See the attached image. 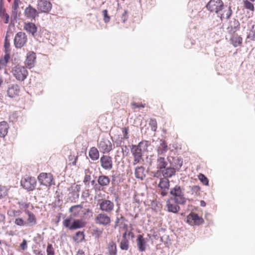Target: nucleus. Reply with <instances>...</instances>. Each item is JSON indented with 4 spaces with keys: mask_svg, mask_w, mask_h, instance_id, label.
Returning a JSON list of instances; mask_svg holds the SVG:
<instances>
[{
    "mask_svg": "<svg viewBox=\"0 0 255 255\" xmlns=\"http://www.w3.org/2000/svg\"><path fill=\"white\" fill-rule=\"evenodd\" d=\"M184 189L179 185H176L170 189V194L172 199L177 204L184 205L186 202V199L184 196Z\"/></svg>",
    "mask_w": 255,
    "mask_h": 255,
    "instance_id": "1",
    "label": "nucleus"
},
{
    "mask_svg": "<svg viewBox=\"0 0 255 255\" xmlns=\"http://www.w3.org/2000/svg\"><path fill=\"white\" fill-rule=\"evenodd\" d=\"M124 233L123 234V238L120 244V248L123 250H128V241L127 237H130L131 238L134 237L133 233L132 232V227L131 224H124L123 228Z\"/></svg>",
    "mask_w": 255,
    "mask_h": 255,
    "instance_id": "2",
    "label": "nucleus"
},
{
    "mask_svg": "<svg viewBox=\"0 0 255 255\" xmlns=\"http://www.w3.org/2000/svg\"><path fill=\"white\" fill-rule=\"evenodd\" d=\"M83 206L81 205H76L71 207L69 210L70 216L65 219L63 223H81L79 220H75L73 221V218L78 216Z\"/></svg>",
    "mask_w": 255,
    "mask_h": 255,
    "instance_id": "3",
    "label": "nucleus"
},
{
    "mask_svg": "<svg viewBox=\"0 0 255 255\" xmlns=\"http://www.w3.org/2000/svg\"><path fill=\"white\" fill-rule=\"evenodd\" d=\"M12 74L16 80L23 81L28 75L26 69L22 66L17 65L14 67L12 70Z\"/></svg>",
    "mask_w": 255,
    "mask_h": 255,
    "instance_id": "4",
    "label": "nucleus"
},
{
    "mask_svg": "<svg viewBox=\"0 0 255 255\" xmlns=\"http://www.w3.org/2000/svg\"><path fill=\"white\" fill-rule=\"evenodd\" d=\"M222 0H210L206 5L207 9L211 12L218 13L224 7Z\"/></svg>",
    "mask_w": 255,
    "mask_h": 255,
    "instance_id": "5",
    "label": "nucleus"
},
{
    "mask_svg": "<svg viewBox=\"0 0 255 255\" xmlns=\"http://www.w3.org/2000/svg\"><path fill=\"white\" fill-rule=\"evenodd\" d=\"M27 41L26 34L22 31L17 32L14 38V45L16 48H21L25 45Z\"/></svg>",
    "mask_w": 255,
    "mask_h": 255,
    "instance_id": "6",
    "label": "nucleus"
},
{
    "mask_svg": "<svg viewBox=\"0 0 255 255\" xmlns=\"http://www.w3.org/2000/svg\"><path fill=\"white\" fill-rule=\"evenodd\" d=\"M68 190L70 191L68 194V197L70 200L72 202H76L79 198L81 186L74 184L69 188Z\"/></svg>",
    "mask_w": 255,
    "mask_h": 255,
    "instance_id": "7",
    "label": "nucleus"
},
{
    "mask_svg": "<svg viewBox=\"0 0 255 255\" xmlns=\"http://www.w3.org/2000/svg\"><path fill=\"white\" fill-rule=\"evenodd\" d=\"M36 184V180L34 177H27L22 178L21 180V185L28 191L33 190Z\"/></svg>",
    "mask_w": 255,
    "mask_h": 255,
    "instance_id": "8",
    "label": "nucleus"
},
{
    "mask_svg": "<svg viewBox=\"0 0 255 255\" xmlns=\"http://www.w3.org/2000/svg\"><path fill=\"white\" fill-rule=\"evenodd\" d=\"M131 152L133 157L132 162L133 165L138 163H142V162L144 161L143 158V154L144 152L141 151V149L132 145V148L131 149Z\"/></svg>",
    "mask_w": 255,
    "mask_h": 255,
    "instance_id": "9",
    "label": "nucleus"
},
{
    "mask_svg": "<svg viewBox=\"0 0 255 255\" xmlns=\"http://www.w3.org/2000/svg\"><path fill=\"white\" fill-rule=\"evenodd\" d=\"M38 179L41 185L49 187L52 185L53 177L50 173H42L38 176Z\"/></svg>",
    "mask_w": 255,
    "mask_h": 255,
    "instance_id": "10",
    "label": "nucleus"
},
{
    "mask_svg": "<svg viewBox=\"0 0 255 255\" xmlns=\"http://www.w3.org/2000/svg\"><path fill=\"white\" fill-rule=\"evenodd\" d=\"M98 147L103 152H109L112 149V144L108 138H103L98 143Z\"/></svg>",
    "mask_w": 255,
    "mask_h": 255,
    "instance_id": "11",
    "label": "nucleus"
},
{
    "mask_svg": "<svg viewBox=\"0 0 255 255\" xmlns=\"http://www.w3.org/2000/svg\"><path fill=\"white\" fill-rule=\"evenodd\" d=\"M102 167L105 170H110L113 168L112 158L108 155H103L100 158Z\"/></svg>",
    "mask_w": 255,
    "mask_h": 255,
    "instance_id": "12",
    "label": "nucleus"
},
{
    "mask_svg": "<svg viewBox=\"0 0 255 255\" xmlns=\"http://www.w3.org/2000/svg\"><path fill=\"white\" fill-rule=\"evenodd\" d=\"M100 208L103 211L110 212L114 207V203L107 199H101L99 201Z\"/></svg>",
    "mask_w": 255,
    "mask_h": 255,
    "instance_id": "13",
    "label": "nucleus"
},
{
    "mask_svg": "<svg viewBox=\"0 0 255 255\" xmlns=\"http://www.w3.org/2000/svg\"><path fill=\"white\" fill-rule=\"evenodd\" d=\"M240 29V23L239 21L235 18L231 19L227 28V32L229 34L236 33Z\"/></svg>",
    "mask_w": 255,
    "mask_h": 255,
    "instance_id": "14",
    "label": "nucleus"
},
{
    "mask_svg": "<svg viewBox=\"0 0 255 255\" xmlns=\"http://www.w3.org/2000/svg\"><path fill=\"white\" fill-rule=\"evenodd\" d=\"M52 8V4L48 0H39L38 1L37 8L42 12H48Z\"/></svg>",
    "mask_w": 255,
    "mask_h": 255,
    "instance_id": "15",
    "label": "nucleus"
},
{
    "mask_svg": "<svg viewBox=\"0 0 255 255\" xmlns=\"http://www.w3.org/2000/svg\"><path fill=\"white\" fill-rule=\"evenodd\" d=\"M36 56L35 53L32 51H29L27 53L26 59L25 61V65L29 68L34 67Z\"/></svg>",
    "mask_w": 255,
    "mask_h": 255,
    "instance_id": "16",
    "label": "nucleus"
},
{
    "mask_svg": "<svg viewBox=\"0 0 255 255\" xmlns=\"http://www.w3.org/2000/svg\"><path fill=\"white\" fill-rule=\"evenodd\" d=\"M111 181L110 178L109 176L105 175H100L97 179V182L101 190L105 187H107Z\"/></svg>",
    "mask_w": 255,
    "mask_h": 255,
    "instance_id": "17",
    "label": "nucleus"
},
{
    "mask_svg": "<svg viewBox=\"0 0 255 255\" xmlns=\"http://www.w3.org/2000/svg\"><path fill=\"white\" fill-rule=\"evenodd\" d=\"M230 41L231 42V43L235 47H237L241 46L242 45V41H243V38L240 35H239L236 33L230 34Z\"/></svg>",
    "mask_w": 255,
    "mask_h": 255,
    "instance_id": "18",
    "label": "nucleus"
},
{
    "mask_svg": "<svg viewBox=\"0 0 255 255\" xmlns=\"http://www.w3.org/2000/svg\"><path fill=\"white\" fill-rule=\"evenodd\" d=\"M136 244L137 248L140 252H143L145 250L147 242L142 235H138L137 236Z\"/></svg>",
    "mask_w": 255,
    "mask_h": 255,
    "instance_id": "19",
    "label": "nucleus"
},
{
    "mask_svg": "<svg viewBox=\"0 0 255 255\" xmlns=\"http://www.w3.org/2000/svg\"><path fill=\"white\" fill-rule=\"evenodd\" d=\"M19 91V86L17 84H12L8 87L7 94L10 98H14L18 95Z\"/></svg>",
    "mask_w": 255,
    "mask_h": 255,
    "instance_id": "20",
    "label": "nucleus"
},
{
    "mask_svg": "<svg viewBox=\"0 0 255 255\" xmlns=\"http://www.w3.org/2000/svg\"><path fill=\"white\" fill-rule=\"evenodd\" d=\"M24 13L28 18L34 19L38 16V13L36 9L30 5L25 9Z\"/></svg>",
    "mask_w": 255,
    "mask_h": 255,
    "instance_id": "21",
    "label": "nucleus"
},
{
    "mask_svg": "<svg viewBox=\"0 0 255 255\" xmlns=\"http://www.w3.org/2000/svg\"><path fill=\"white\" fill-rule=\"evenodd\" d=\"M168 161L170 163V165L173 167L175 169L178 171L183 164L182 158L179 157H172V162H170L169 158H167Z\"/></svg>",
    "mask_w": 255,
    "mask_h": 255,
    "instance_id": "22",
    "label": "nucleus"
},
{
    "mask_svg": "<svg viewBox=\"0 0 255 255\" xmlns=\"http://www.w3.org/2000/svg\"><path fill=\"white\" fill-rule=\"evenodd\" d=\"M24 29L33 36L35 37L36 35L37 27L34 23L32 22L25 23Z\"/></svg>",
    "mask_w": 255,
    "mask_h": 255,
    "instance_id": "23",
    "label": "nucleus"
},
{
    "mask_svg": "<svg viewBox=\"0 0 255 255\" xmlns=\"http://www.w3.org/2000/svg\"><path fill=\"white\" fill-rule=\"evenodd\" d=\"M158 155H163L168 151V146L165 140H160L159 144L157 146Z\"/></svg>",
    "mask_w": 255,
    "mask_h": 255,
    "instance_id": "24",
    "label": "nucleus"
},
{
    "mask_svg": "<svg viewBox=\"0 0 255 255\" xmlns=\"http://www.w3.org/2000/svg\"><path fill=\"white\" fill-rule=\"evenodd\" d=\"M176 171H177V170L170 165L169 167H166L161 172L162 175L165 178L168 179V178H170L173 175H175Z\"/></svg>",
    "mask_w": 255,
    "mask_h": 255,
    "instance_id": "25",
    "label": "nucleus"
},
{
    "mask_svg": "<svg viewBox=\"0 0 255 255\" xmlns=\"http://www.w3.org/2000/svg\"><path fill=\"white\" fill-rule=\"evenodd\" d=\"M135 177L141 180H143L146 176L145 168L143 166H137L135 168Z\"/></svg>",
    "mask_w": 255,
    "mask_h": 255,
    "instance_id": "26",
    "label": "nucleus"
},
{
    "mask_svg": "<svg viewBox=\"0 0 255 255\" xmlns=\"http://www.w3.org/2000/svg\"><path fill=\"white\" fill-rule=\"evenodd\" d=\"M167 164L168 163L164 157H158L156 161V168L158 170L162 171L166 167Z\"/></svg>",
    "mask_w": 255,
    "mask_h": 255,
    "instance_id": "27",
    "label": "nucleus"
},
{
    "mask_svg": "<svg viewBox=\"0 0 255 255\" xmlns=\"http://www.w3.org/2000/svg\"><path fill=\"white\" fill-rule=\"evenodd\" d=\"M9 126L5 121L0 123V137H4L7 134Z\"/></svg>",
    "mask_w": 255,
    "mask_h": 255,
    "instance_id": "28",
    "label": "nucleus"
},
{
    "mask_svg": "<svg viewBox=\"0 0 255 255\" xmlns=\"http://www.w3.org/2000/svg\"><path fill=\"white\" fill-rule=\"evenodd\" d=\"M190 220L193 221L194 223H202L203 222L202 218H200L199 216L194 213H191L187 217V222H189Z\"/></svg>",
    "mask_w": 255,
    "mask_h": 255,
    "instance_id": "29",
    "label": "nucleus"
},
{
    "mask_svg": "<svg viewBox=\"0 0 255 255\" xmlns=\"http://www.w3.org/2000/svg\"><path fill=\"white\" fill-rule=\"evenodd\" d=\"M169 181L167 178L164 177L160 179L158 187L161 190H167L169 189Z\"/></svg>",
    "mask_w": 255,
    "mask_h": 255,
    "instance_id": "30",
    "label": "nucleus"
},
{
    "mask_svg": "<svg viewBox=\"0 0 255 255\" xmlns=\"http://www.w3.org/2000/svg\"><path fill=\"white\" fill-rule=\"evenodd\" d=\"M150 145V143L147 140H142L140 141L137 146L133 145L136 148H138L139 149H141V151L144 152L145 151L147 150V147Z\"/></svg>",
    "mask_w": 255,
    "mask_h": 255,
    "instance_id": "31",
    "label": "nucleus"
},
{
    "mask_svg": "<svg viewBox=\"0 0 255 255\" xmlns=\"http://www.w3.org/2000/svg\"><path fill=\"white\" fill-rule=\"evenodd\" d=\"M89 155L90 157L93 160H96L99 157V151L95 147H93L90 149L89 152Z\"/></svg>",
    "mask_w": 255,
    "mask_h": 255,
    "instance_id": "32",
    "label": "nucleus"
},
{
    "mask_svg": "<svg viewBox=\"0 0 255 255\" xmlns=\"http://www.w3.org/2000/svg\"><path fill=\"white\" fill-rule=\"evenodd\" d=\"M108 250L109 255H116L117 247L116 244L113 242L109 243L108 246Z\"/></svg>",
    "mask_w": 255,
    "mask_h": 255,
    "instance_id": "33",
    "label": "nucleus"
},
{
    "mask_svg": "<svg viewBox=\"0 0 255 255\" xmlns=\"http://www.w3.org/2000/svg\"><path fill=\"white\" fill-rule=\"evenodd\" d=\"M16 203L18 205V208L20 210H24L25 211L29 208L30 205V203H27L23 200H19L17 199H16Z\"/></svg>",
    "mask_w": 255,
    "mask_h": 255,
    "instance_id": "34",
    "label": "nucleus"
},
{
    "mask_svg": "<svg viewBox=\"0 0 255 255\" xmlns=\"http://www.w3.org/2000/svg\"><path fill=\"white\" fill-rule=\"evenodd\" d=\"M0 16L1 18L5 19V23H8L9 19V15L6 12L5 9L2 7V4L0 5Z\"/></svg>",
    "mask_w": 255,
    "mask_h": 255,
    "instance_id": "35",
    "label": "nucleus"
},
{
    "mask_svg": "<svg viewBox=\"0 0 255 255\" xmlns=\"http://www.w3.org/2000/svg\"><path fill=\"white\" fill-rule=\"evenodd\" d=\"M167 209L169 212H171L172 213H176L177 212L179 209V206L177 205V203L171 204L170 203H167Z\"/></svg>",
    "mask_w": 255,
    "mask_h": 255,
    "instance_id": "36",
    "label": "nucleus"
},
{
    "mask_svg": "<svg viewBox=\"0 0 255 255\" xmlns=\"http://www.w3.org/2000/svg\"><path fill=\"white\" fill-rule=\"evenodd\" d=\"M99 220V223H110V217L105 214H100L97 217Z\"/></svg>",
    "mask_w": 255,
    "mask_h": 255,
    "instance_id": "37",
    "label": "nucleus"
},
{
    "mask_svg": "<svg viewBox=\"0 0 255 255\" xmlns=\"http://www.w3.org/2000/svg\"><path fill=\"white\" fill-rule=\"evenodd\" d=\"M73 239L77 243L81 242L84 239V235L82 232H78L76 233Z\"/></svg>",
    "mask_w": 255,
    "mask_h": 255,
    "instance_id": "38",
    "label": "nucleus"
},
{
    "mask_svg": "<svg viewBox=\"0 0 255 255\" xmlns=\"http://www.w3.org/2000/svg\"><path fill=\"white\" fill-rule=\"evenodd\" d=\"M25 214L28 216V221L29 223H35L36 218L33 213L28 210H25Z\"/></svg>",
    "mask_w": 255,
    "mask_h": 255,
    "instance_id": "39",
    "label": "nucleus"
},
{
    "mask_svg": "<svg viewBox=\"0 0 255 255\" xmlns=\"http://www.w3.org/2000/svg\"><path fill=\"white\" fill-rule=\"evenodd\" d=\"M247 38L250 39L252 41H255V25L252 26L249 34L247 35Z\"/></svg>",
    "mask_w": 255,
    "mask_h": 255,
    "instance_id": "40",
    "label": "nucleus"
},
{
    "mask_svg": "<svg viewBox=\"0 0 255 255\" xmlns=\"http://www.w3.org/2000/svg\"><path fill=\"white\" fill-rule=\"evenodd\" d=\"M47 255H55V250L53 246L51 244H48L46 248Z\"/></svg>",
    "mask_w": 255,
    "mask_h": 255,
    "instance_id": "41",
    "label": "nucleus"
},
{
    "mask_svg": "<svg viewBox=\"0 0 255 255\" xmlns=\"http://www.w3.org/2000/svg\"><path fill=\"white\" fill-rule=\"evenodd\" d=\"M244 5L246 8L250 9L252 11L254 10V4L248 0H245L244 1Z\"/></svg>",
    "mask_w": 255,
    "mask_h": 255,
    "instance_id": "42",
    "label": "nucleus"
},
{
    "mask_svg": "<svg viewBox=\"0 0 255 255\" xmlns=\"http://www.w3.org/2000/svg\"><path fill=\"white\" fill-rule=\"evenodd\" d=\"M93 216V212L89 209H87L83 213V218L85 219H88Z\"/></svg>",
    "mask_w": 255,
    "mask_h": 255,
    "instance_id": "43",
    "label": "nucleus"
},
{
    "mask_svg": "<svg viewBox=\"0 0 255 255\" xmlns=\"http://www.w3.org/2000/svg\"><path fill=\"white\" fill-rule=\"evenodd\" d=\"M149 125L150 126L152 130L154 131H156L157 129V122L155 119H150Z\"/></svg>",
    "mask_w": 255,
    "mask_h": 255,
    "instance_id": "44",
    "label": "nucleus"
},
{
    "mask_svg": "<svg viewBox=\"0 0 255 255\" xmlns=\"http://www.w3.org/2000/svg\"><path fill=\"white\" fill-rule=\"evenodd\" d=\"M199 179L200 181L205 185H208V179L203 174H200L198 176Z\"/></svg>",
    "mask_w": 255,
    "mask_h": 255,
    "instance_id": "45",
    "label": "nucleus"
},
{
    "mask_svg": "<svg viewBox=\"0 0 255 255\" xmlns=\"http://www.w3.org/2000/svg\"><path fill=\"white\" fill-rule=\"evenodd\" d=\"M103 15V20L105 23H108L110 20V16L108 15V10L107 9H104L102 11Z\"/></svg>",
    "mask_w": 255,
    "mask_h": 255,
    "instance_id": "46",
    "label": "nucleus"
},
{
    "mask_svg": "<svg viewBox=\"0 0 255 255\" xmlns=\"http://www.w3.org/2000/svg\"><path fill=\"white\" fill-rule=\"evenodd\" d=\"M200 190V187L199 186L194 185L191 187V191L192 192V194H195V195H197Z\"/></svg>",
    "mask_w": 255,
    "mask_h": 255,
    "instance_id": "47",
    "label": "nucleus"
},
{
    "mask_svg": "<svg viewBox=\"0 0 255 255\" xmlns=\"http://www.w3.org/2000/svg\"><path fill=\"white\" fill-rule=\"evenodd\" d=\"M67 227L70 229H76L83 227L84 224H65Z\"/></svg>",
    "mask_w": 255,
    "mask_h": 255,
    "instance_id": "48",
    "label": "nucleus"
},
{
    "mask_svg": "<svg viewBox=\"0 0 255 255\" xmlns=\"http://www.w3.org/2000/svg\"><path fill=\"white\" fill-rule=\"evenodd\" d=\"M91 185L93 186L95 190L96 191H101V189H100V186H99L98 183H97L95 180H93L91 181Z\"/></svg>",
    "mask_w": 255,
    "mask_h": 255,
    "instance_id": "49",
    "label": "nucleus"
},
{
    "mask_svg": "<svg viewBox=\"0 0 255 255\" xmlns=\"http://www.w3.org/2000/svg\"><path fill=\"white\" fill-rule=\"evenodd\" d=\"M91 179V177L90 174H88L87 172H86V175L84 177V179L83 180L84 183L85 185H88L89 184L90 181Z\"/></svg>",
    "mask_w": 255,
    "mask_h": 255,
    "instance_id": "50",
    "label": "nucleus"
},
{
    "mask_svg": "<svg viewBox=\"0 0 255 255\" xmlns=\"http://www.w3.org/2000/svg\"><path fill=\"white\" fill-rule=\"evenodd\" d=\"M128 128L125 127L122 129V132L123 134L124 138L127 139L129 138L128 135Z\"/></svg>",
    "mask_w": 255,
    "mask_h": 255,
    "instance_id": "51",
    "label": "nucleus"
},
{
    "mask_svg": "<svg viewBox=\"0 0 255 255\" xmlns=\"http://www.w3.org/2000/svg\"><path fill=\"white\" fill-rule=\"evenodd\" d=\"M125 221V218L122 215H120L117 217L115 223H123Z\"/></svg>",
    "mask_w": 255,
    "mask_h": 255,
    "instance_id": "52",
    "label": "nucleus"
},
{
    "mask_svg": "<svg viewBox=\"0 0 255 255\" xmlns=\"http://www.w3.org/2000/svg\"><path fill=\"white\" fill-rule=\"evenodd\" d=\"M19 2L20 0H14V1L11 6L12 9H14V10L17 9L19 6Z\"/></svg>",
    "mask_w": 255,
    "mask_h": 255,
    "instance_id": "53",
    "label": "nucleus"
},
{
    "mask_svg": "<svg viewBox=\"0 0 255 255\" xmlns=\"http://www.w3.org/2000/svg\"><path fill=\"white\" fill-rule=\"evenodd\" d=\"M128 18V13L127 11L125 10L124 12L122 14V16L121 17V20L123 22H125V21L127 20Z\"/></svg>",
    "mask_w": 255,
    "mask_h": 255,
    "instance_id": "54",
    "label": "nucleus"
},
{
    "mask_svg": "<svg viewBox=\"0 0 255 255\" xmlns=\"http://www.w3.org/2000/svg\"><path fill=\"white\" fill-rule=\"evenodd\" d=\"M102 233V231L100 229H96L93 230V235L96 237H98L100 236Z\"/></svg>",
    "mask_w": 255,
    "mask_h": 255,
    "instance_id": "55",
    "label": "nucleus"
},
{
    "mask_svg": "<svg viewBox=\"0 0 255 255\" xmlns=\"http://www.w3.org/2000/svg\"><path fill=\"white\" fill-rule=\"evenodd\" d=\"M131 105L133 106L135 108H144L145 107V104H142L141 103H133L131 104Z\"/></svg>",
    "mask_w": 255,
    "mask_h": 255,
    "instance_id": "56",
    "label": "nucleus"
},
{
    "mask_svg": "<svg viewBox=\"0 0 255 255\" xmlns=\"http://www.w3.org/2000/svg\"><path fill=\"white\" fill-rule=\"evenodd\" d=\"M224 12H226V18L228 19L231 16V15L232 14V10L231 7H229L227 11H224Z\"/></svg>",
    "mask_w": 255,
    "mask_h": 255,
    "instance_id": "57",
    "label": "nucleus"
},
{
    "mask_svg": "<svg viewBox=\"0 0 255 255\" xmlns=\"http://www.w3.org/2000/svg\"><path fill=\"white\" fill-rule=\"evenodd\" d=\"M20 247L23 250H25L27 248V242L25 240H23L22 242L20 245Z\"/></svg>",
    "mask_w": 255,
    "mask_h": 255,
    "instance_id": "58",
    "label": "nucleus"
},
{
    "mask_svg": "<svg viewBox=\"0 0 255 255\" xmlns=\"http://www.w3.org/2000/svg\"><path fill=\"white\" fill-rule=\"evenodd\" d=\"M4 46L5 50H7V49H8L10 47V43H9V42L8 41V40H7V36H6L5 37Z\"/></svg>",
    "mask_w": 255,
    "mask_h": 255,
    "instance_id": "59",
    "label": "nucleus"
},
{
    "mask_svg": "<svg viewBox=\"0 0 255 255\" xmlns=\"http://www.w3.org/2000/svg\"><path fill=\"white\" fill-rule=\"evenodd\" d=\"M62 202V200L59 198V196H57V199L55 200L54 202V205L55 206H59L61 203Z\"/></svg>",
    "mask_w": 255,
    "mask_h": 255,
    "instance_id": "60",
    "label": "nucleus"
},
{
    "mask_svg": "<svg viewBox=\"0 0 255 255\" xmlns=\"http://www.w3.org/2000/svg\"><path fill=\"white\" fill-rule=\"evenodd\" d=\"M7 62L6 60H4L3 58L0 60V69L2 68L3 67L6 65Z\"/></svg>",
    "mask_w": 255,
    "mask_h": 255,
    "instance_id": "61",
    "label": "nucleus"
},
{
    "mask_svg": "<svg viewBox=\"0 0 255 255\" xmlns=\"http://www.w3.org/2000/svg\"><path fill=\"white\" fill-rule=\"evenodd\" d=\"M17 15V9L14 10L12 9V14H11V17H13L14 19L16 18Z\"/></svg>",
    "mask_w": 255,
    "mask_h": 255,
    "instance_id": "62",
    "label": "nucleus"
},
{
    "mask_svg": "<svg viewBox=\"0 0 255 255\" xmlns=\"http://www.w3.org/2000/svg\"><path fill=\"white\" fill-rule=\"evenodd\" d=\"M24 221L23 220H22V218H16L15 219V222H14V223L15 224H17V223H23Z\"/></svg>",
    "mask_w": 255,
    "mask_h": 255,
    "instance_id": "63",
    "label": "nucleus"
},
{
    "mask_svg": "<svg viewBox=\"0 0 255 255\" xmlns=\"http://www.w3.org/2000/svg\"><path fill=\"white\" fill-rule=\"evenodd\" d=\"M76 255H85L84 252L82 250H79Z\"/></svg>",
    "mask_w": 255,
    "mask_h": 255,
    "instance_id": "64",
    "label": "nucleus"
}]
</instances>
